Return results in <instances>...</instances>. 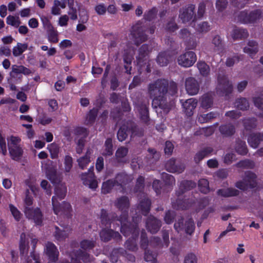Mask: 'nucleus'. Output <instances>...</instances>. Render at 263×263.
<instances>
[{
	"mask_svg": "<svg viewBox=\"0 0 263 263\" xmlns=\"http://www.w3.org/2000/svg\"><path fill=\"white\" fill-rule=\"evenodd\" d=\"M147 89L148 95L153 99L152 106L155 108L161 109L164 112L167 113L174 104L170 100V96L177 93V84L166 79H160L149 83Z\"/></svg>",
	"mask_w": 263,
	"mask_h": 263,
	"instance_id": "nucleus-1",
	"label": "nucleus"
},
{
	"mask_svg": "<svg viewBox=\"0 0 263 263\" xmlns=\"http://www.w3.org/2000/svg\"><path fill=\"white\" fill-rule=\"evenodd\" d=\"M115 206L122 212V214L118 217L114 213L108 214L104 210H102L101 212V220L102 225L106 227H109L112 222L119 221L121 225V232L125 235L129 234L126 231L127 224H131L127 220L128 212L130 206V202L128 197L125 196L117 198L114 202Z\"/></svg>",
	"mask_w": 263,
	"mask_h": 263,
	"instance_id": "nucleus-2",
	"label": "nucleus"
},
{
	"mask_svg": "<svg viewBox=\"0 0 263 263\" xmlns=\"http://www.w3.org/2000/svg\"><path fill=\"white\" fill-rule=\"evenodd\" d=\"M144 178L142 176H139L137 180L135 190L136 192H139L141 194V197H143V199L140 200L138 209L143 215H146L150 210L151 202L146 197L145 194L142 192L144 188Z\"/></svg>",
	"mask_w": 263,
	"mask_h": 263,
	"instance_id": "nucleus-3",
	"label": "nucleus"
},
{
	"mask_svg": "<svg viewBox=\"0 0 263 263\" xmlns=\"http://www.w3.org/2000/svg\"><path fill=\"white\" fill-rule=\"evenodd\" d=\"M174 228L178 232L184 231L186 234L191 235L195 231V226L192 219L184 220L180 217L174 223Z\"/></svg>",
	"mask_w": 263,
	"mask_h": 263,
	"instance_id": "nucleus-4",
	"label": "nucleus"
},
{
	"mask_svg": "<svg viewBox=\"0 0 263 263\" xmlns=\"http://www.w3.org/2000/svg\"><path fill=\"white\" fill-rule=\"evenodd\" d=\"M257 176L255 173L251 171H247L242 180L238 181L235 183V186L237 188L245 190L248 188H253L256 184Z\"/></svg>",
	"mask_w": 263,
	"mask_h": 263,
	"instance_id": "nucleus-5",
	"label": "nucleus"
},
{
	"mask_svg": "<svg viewBox=\"0 0 263 263\" xmlns=\"http://www.w3.org/2000/svg\"><path fill=\"white\" fill-rule=\"evenodd\" d=\"M134 220V223L127 224V228L126 231L129 233V234L127 235H124L125 236H128L132 235V239L129 238L125 242V247L127 249L135 251L137 250V246L135 240L137 238L139 234V230L137 228V222Z\"/></svg>",
	"mask_w": 263,
	"mask_h": 263,
	"instance_id": "nucleus-6",
	"label": "nucleus"
},
{
	"mask_svg": "<svg viewBox=\"0 0 263 263\" xmlns=\"http://www.w3.org/2000/svg\"><path fill=\"white\" fill-rule=\"evenodd\" d=\"M233 89L232 83L226 76H219L216 92L219 95H228L231 93Z\"/></svg>",
	"mask_w": 263,
	"mask_h": 263,
	"instance_id": "nucleus-7",
	"label": "nucleus"
},
{
	"mask_svg": "<svg viewBox=\"0 0 263 263\" xmlns=\"http://www.w3.org/2000/svg\"><path fill=\"white\" fill-rule=\"evenodd\" d=\"M146 27L136 25L132 28L131 35L136 45H138L147 40V35L145 32Z\"/></svg>",
	"mask_w": 263,
	"mask_h": 263,
	"instance_id": "nucleus-8",
	"label": "nucleus"
},
{
	"mask_svg": "<svg viewBox=\"0 0 263 263\" xmlns=\"http://www.w3.org/2000/svg\"><path fill=\"white\" fill-rule=\"evenodd\" d=\"M54 192L55 195L52 198V203L54 213L58 214L60 212L57 208L59 200H61L64 199L66 196L67 193L66 186L64 184H59L55 186Z\"/></svg>",
	"mask_w": 263,
	"mask_h": 263,
	"instance_id": "nucleus-9",
	"label": "nucleus"
},
{
	"mask_svg": "<svg viewBox=\"0 0 263 263\" xmlns=\"http://www.w3.org/2000/svg\"><path fill=\"white\" fill-rule=\"evenodd\" d=\"M196 60V55L193 51L185 52L178 58V64L184 67L192 66Z\"/></svg>",
	"mask_w": 263,
	"mask_h": 263,
	"instance_id": "nucleus-10",
	"label": "nucleus"
},
{
	"mask_svg": "<svg viewBox=\"0 0 263 263\" xmlns=\"http://www.w3.org/2000/svg\"><path fill=\"white\" fill-rule=\"evenodd\" d=\"M195 5L191 4L182 8L180 10L179 17L182 23H185L190 22L193 19V21L196 19V15L195 14Z\"/></svg>",
	"mask_w": 263,
	"mask_h": 263,
	"instance_id": "nucleus-11",
	"label": "nucleus"
},
{
	"mask_svg": "<svg viewBox=\"0 0 263 263\" xmlns=\"http://www.w3.org/2000/svg\"><path fill=\"white\" fill-rule=\"evenodd\" d=\"M24 213L27 218L33 220L36 224L40 225L42 223L43 215L39 208H25L24 209Z\"/></svg>",
	"mask_w": 263,
	"mask_h": 263,
	"instance_id": "nucleus-12",
	"label": "nucleus"
},
{
	"mask_svg": "<svg viewBox=\"0 0 263 263\" xmlns=\"http://www.w3.org/2000/svg\"><path fill=\"white\" fill-rule=\"evenodd\" d=\"M91 169L93 170V166L89 169L87 173L82 174L81 177L84 185H88L92 189H95L98 187V182L95 179L94 174Z\"/></svg>",
	"mask_w": 263,
	"mask_h": 263,
	"instance_id": "nucleus-13",
	"label": "nucleus"
},
{
	"mask_svg": "<svg viewBox=\"0 0 263 263\" xmlns=\"http://www.w3.org/2000/svg\"><path fill=\"white\" fill-rule=\"evenodd\" d=\"M185 86L187 93L191 96L197 94L200 88L198 82L193 77L188 78L185 80Z\"/></svg>",
	"mask_w": 263,
	"mask_h": 263,
	"instance_id": "nucleus-14",
	"label": "nucleus"
},
{
	"mask_svg": "<svg viewBox=\"0 0 263 263\" xmlns=\"http://www.w3.org/2000/svg\"><path fill=\"white\" fill-rule=\"evenodd\" d=\"M148 105L147 102L141 101H138L135 105L136 109L139 112L141 120L145 123L147 122L149 118Z\"/></svg>",
	"mask_w": 263,
	"mask_h": 263,
	"instance_id": "nucleus-15",
	"label": "nucleus"
},
{
	"mask_svg": "<svg viewBox=\"0 0 263 263\" xmlns=\"http://www.w3.org/2000/svg\"><path fill=\"white\" fill-rule=\"evenodd\" d=\"M161 227V222L159 219L151 216L146 221V228L152 234L156 233Z\"/></svg>",
	"mask_w": 263,
	"mask_h": 263,
	"instance_id": "nucleus-16",
	"label": "nucleus"
},
{
	"mask_svg": "<svg viewBox=\"0 0 263 263\" xmlns=\"http://www.w3.org/2000/svg\"><path fill=\"white\" fill-rule=\"evenodd\" d=\"M101 240L107 242L113 238L116 240H119L121 238V235L118 232H114L111 229H103L100 233Z\"/></svg>",
	"mask_w": 263,
	"mask_h": 263,
	"instance_id": "nucleus-17",
	"label": "nucleus"
},
{
	"mask_svg": "<svg viewBox=\"0 0 263 263\" xmlns=\"http://www.w3.org/2000/svg\"><path fill=\"white\" fill-rule=\"evenodd\" d=\"M165 167L167 171L171 173H181L185 168L182 163H176L174 159H170L165 164Z\"/></svg>",
	"mask_w": 263,
	"mask_h": 263,
	"instance_id": "nucleus-18",
	"label": "nucleus"
},
{
	"mask_svg": "<svg viewBox=\"0 0 263 263\" xmlns=\"http://www.w3.org/2000/svg\"><path fill=\"white\" fill-rule=\"evenodd\" d=\"M197 101L194 98H190L186 100L182 103L184 111L188 116L193 114V111L196 107Z\"/></svg>",
	"mask_w": 263,
	"mask_h": 263,
	"instance_id": "nucleus-19",
	"label": "nucleus"
},
{
	"mask_svg": "<svg viewBox=\"0 0 263 263\" xmlns=\"http://www.w3.org/2000/svg\"><path fill=\"white\" fill-rule=\"evenodd\" d=\"M45 252L51 260L53 261L57 260L59 251L53 243L50 242H47L46 245Z\"/></svg>",
	"mask_w": 263,
	"mask_h": 263,
	"instance_id": "nucleus-20",
	"label": "nucleus"
},
{
	"mask_svg": "<svg viewBox=\"0 0 263 263\" xmlns=\"http://www.w3.org/2000/svg\"><path fill=\"white\" fill-rule=\"evenodd\" d=\"M263 141V134L253 133L248 138V142L250 146L253 148H257L260 143Z\"/></svg>",
	"mask_w": 263,
	"mask_h": 263,
	"instance_id": "nucleus-21",
	"label": "nucleus"
},
{
	"mask_svg": "<svg viewBox=\"0 0 263 263\" xmlns=\"http://www.w3.org/2000/svg\"><path fill=\"white\" fill-rule=\"evenodd\" d=\"M196 183L192 181L184 180L181 182L178 190L176 192V195L179 197L185 191L190 190L195 187Z\"/></svg>",
	"mask_w": 263,
	"mask_h": 263,
	"instance_id": "nucleus-22",
	"label": "nucleus"
},
{
	"mask_svg": "<svg viewBox=\"0 0 263 263\" xmlns=\"http://www.w3.org/2000/svg\"><path fill=\"white\" fill-rule=\"evenodd\" d=\"M213 151V149L211 147H205L198 152L195 154L194 159L196 163H199L205 157L208 156Z\"/></svg>",
	"mask_w": 263,
	"mask_h": 263,
	"instance_id": "nucleus-23",
	"label": "nucleus"
},
{
	"mask_svg": "<svg viewBox=\"0 0 263 263\" xmlns=\"http://www.w3.org/2000/svg\"><path fill=\"white\" fill-rule=\"evenodd\" d=\"M217 194L218 196L223 197H231L238 195L239 191L235 188L229 187L218 190Z\"/></svg>",
	"mask_w": 263,
	"mask_h": 263,
	"instance_id": "nucleus-24",
	"label": "nucleus"
},
{
	"mask_svg": "<svg viewBox=\"0 0 263 263\" xmlns=\"http://www.w3.org/2000/svg\"><path fill=\"white\" fill-rule=\"evenodd\" d=\"M258 51L257 43L254 41H249L247 45L244 47V52L248 54L252 58Z\"/></svg>",
	"mask_w": 263,
	"mask_h": 263,
	"instance_id": "nucleus-25",
	"label": "nucleus"
},
{
	"mask_svg": "<svg viewBox=\"0 0 263 263\" xmlns=\"http://www.w3.org/2000/svg\"><path fill=\"white\" fill-rule=\"evenodd\" d=\"M220 133L224 137H230L235 133V128L232 124L221 125L219 127Z\"/></svg>",
	"mask_w": 263,
	"mask_h": 263,
	"instance_id": "nucleus-26",
	"label": "nucleus"
},
{
	"mask_svg": "<svg viewBox=\"0 0 263 263\" xmlns=\"http://www.w3.org/2000/svg\"><path fill=\"white\" fill-rule=\"evenodd\" d=\"M249 36L248 31L243 28H235L232 33V37L234 40H241L247 38Z\"/></svg>",
	"mask_w": 263,
	"mask_h": 263,
	"instance_id": "nucleus-27",
	"label": "nucleus"
},
{
	"mask_svg": "<svg viewBox=\"0 0 263 263\" xmlns=\"http://www.w3.org/2000/svg\"><path fill=\"white\" fill-rule=\"evenodd\" d=\"M151 50L149 46L147 44H143L139 49V54L137 57L138 63L140 64L144 61V58L148 55Z\"/></svg>",
	"mask_w": 263,
	"mask_h": 263,
	"instance_id": "nucleus-28",
	"label": "nucleus"
},
{
	"mask_svg": "<svg viewBox=\"0 0 263 263\" xmlns=\"http://www.w3.org/2000/svg\"><path fill=\"white\" fill-rule=\"evenodd\" d=\"M28 243V238H26V235L25 233H22L20 242V250L22 255L27 253L29 248Z\"/></svg>",
	"mask_w": 263,
	"mask_h": 263,
	"instance_id": "nucleus-29",
	"label": "nucleus"
},
{
	"mask_svg": "<svg viewBox=\"0 0 263 263\" xmlns=\"http://www.w3.org/2000/svg\"><path fill=\"white\" fill-rule=\"evenodd\" d=\"M235 149L238 154L241 155H245L248 152L246 142L239 139L236 141Z\"/></svg>",
	"mask_w": 263,
	"mask_h": 263,
	"instance_id": "nucleus-30",
	"label": "nucleus"
},
{
	"mask_svg": "<svg viewBox=\"0 0 263 263\" xmlns=\"http://www.w3.org/2000/svg\"><path fill=\"white\" fill-rule=\"evenodd\" d=\"M9 151L13 160L18 161L21 159L23 154V150L21 146L10 148Z\"/></svg>",
	"mask_w": 263,
	"mask_h": 263,
	"instance_id": "nucleus-31",
	"label": "nucleus"
},
{
	"mask_svg": "<svg viewBox=\"0 0 263 263\" xmlns=\"http://www.w3.org/2000/svg\"><path fill=\"white\" fill-rule=\"evenodd\" d=\"M132 180L133 178L131 176L124 173L118 174L116 177L117 185H119L126 184Z\"/></svg>",
	"mask_w": 263,
	"mask_h": 263,
	"instance_id": "nucleus-32",
	"label": "nucleus"
},
{
	"mask_svg": "<svg viewBox=\"0 0 263 263\" xmlns=\"http://www.w3.org/2000/svg\"><path fill=\"white\" fill-rule=\"evenodd\" d=\"M128 149L127 147L121 146L118 148L116 152V158L118 162H124V158L128 154Z\"/></svg>",
	"mask_w": 263,
	"mask_h": 263,
	"instance_id": "nucleus-33",
	"label": "nucleus"
},
{
	"mask_svg": "<svg viewBox=\"0 0 263 263\" xmlns=\"http://www.w3.org/2000/svg\"><path fill=\"white\" fill-rule=\"evenodd\" d=\"M11 68V73H13L16 74L23 73L25 75H28L31 72L29 69L22 65H13L12 66Z\"/></svg>",
	"mask_w": 263,
	"mask_h": 263,
	"instance_id": "nucleus-34",
	"label": "nucleus"
},
{
	"mask_svg": "<svg viewBox=\"0 0 263 263\" xmlns=\"http://www.w3.org/2000/svg\"><path fill=\"white\" fill-rule=\"evenodd\" d=\"M243 126L245 130H251L257 126V121L254 118H246L243 120Z\"/></svg>",
	"mask_w": 263,
	"mask_h": 263,
	"instance_id": "nucleus-35",
	"label": "nucleus"
},
{
	"mask_svg": "<svg viewBox=\"0 0 263 263\" xmlns=\"http://www.w3.org/2000/svg\"><path fill=\"white\" fill-rule=\"evenodd\" d=\"M170 59V55L166 52H161L157 58V62L161 66L167 65Z\"/></svg>",
	"mask_w": 263,
	"mask_h": 263,
	"instance_id": "nucleus-36",
	"label": "nucleus"
},
{
	"mask_svg": "<svg viewBox=\"0 0 263 263\" xmlns=\"http://www.w3.org/2000/svg\"><path fill=\"white\" fill-rule=\"evenodd\" d=\"M212 44L214 46L215 50L218 52H222L224 50V46L221 37L216 35L212 39Z\"/></svg>",
	"mask_w": 263,
	"mask_h": 263,
	"instance_id": "nucleus-37",
	"label": "nucleus"
},
{
	"mask_svg": "<svg viewBox=\"0 0 263 263\" xmlns=\"http://www.w3.org/2000/svg\"><path fill=\"white\" fill-rule=\"evenodd\" d=\"M28 48V45L26 43H18L16 46L12 49L13 54L14 57H18L21 55Z\"/></svg>",
	"mask_w": 263,
	"mask_h": 263,
	"instance_id": "nucleus-38",
	"label": "nucleus"
},
{
	"mask_svg": "<svg viewBox=\"0 0 263 263\" xmlns=\"http://www.w3.org/2000/svg\"><path fill=\"white\" fill-rule=\"evenodd\" d=\"M74 134L76 136L75 138L76 141H78L79 139H82L85 141V139L88 136V132L86 128L78 127L74 129Z\"/></svg>",
	"mask_w": 263,
	"mask_h": 263,
	"instance_id": "nucleus-39",
	"label": "nucleus"
},
{
	"mask_svg": "<svg viewBox=\"0 0 263 263\" xmlns=\"http://www.w3.org/2000/svg\"><path fill=\"white\" fill-rule=\"evenodd\" d=\"M235 106L239 109L245 110L249 108V103L246 98H240L236 100Z\"/></svg>",
	"mask_w": 263,
	"mask_h": 263,
	"instance_id": "nucleus-40",
	"label": "nucleus"
},
{
	"mask_svg": "<svg viewBox=\"0 0 263 263\" xmlns=\"http://www.w3.org/2000/svg\"><path fill=\"white\" fill-rule=\"evenodd\" d=\"M197 66L202 76L207 77L209 74L210 67L204 62H198L197 64Z\"/></svg>",
	"mask_w": 263,
	"mask_h": 263,
	"instance_id": "nucleus-41",
	"label": "nucleus"
},
{
	"mask_svg": "<svg viewBox=\"0 0 263 263\" xmlns=\"http://www.w3.org/2000/svg\"><path fill=\"white\" fill-rule=\"evenodd\" d=\"M117 184V182L115 180H108L106 182H104L102 186V192L103 194H107L109 193L113 187Z\"/></svg>",
	"mask_w": 263,
	"mask_h": 263,
	"instance_id": "nucleus-42",
	"label": "nucleus"
},
{
	"mask_svg": "<svg viewBox=\"0 0 263 263\" xmlns=\"http://www.w3.org/2000/svg\"><path fill=\"white\" fill-rule=\"evenodd\" d=\"M261 17V11L260 10H255L250 12L249 20H247L249 24H254Z\"/></svg>",
	"mask_w": 263,
	"mask_h": 263,
	"instance_id": "nucleus-43",
	"label": "nucleus"
},
{
	"mask_svg": "<svg viewBox=\"0 0 263 263\" xmlns=\"http://www.w3.org/2000/svg\"><path fill=\"white\" fill-rule=\"evenodd\" d=\"M216 115V114L213 112L206 114L200 115L198 117L197 120L200 123L208 122L211 120L215 118Z\"/></svg>",
	"mask_w": 263,
	"mask_h": 263,
	"instance_id": "nucleus-44",
	"label": "nucleus"
},
{
	"mask_svg": "<svg viewBox=\"0 0 263 263\" xmlns=\"http://www.w3.org/2000/svg\"><path fill=\"white\" fill-rule=\"evenodd\" d=\"M236 166L241 168H253L255 166L254 161L249 160L245 159L240 161L236 164Z\"/></svg>",
	"mask_w": 263,
	"mask_h": 263,
	"instance_id": "nucleus-45",
	"label": "nucleus"
},
{
	"mask_svg": "<svg viewBox=\"0 0 263 263\" xmlns=\"http://www.w3.org/2000/svg\"><path fill=\"white\" fill-rule=\"evenodd\" d=\"M198 187L201 192L207 194L210 192L209 183L205 179H201L198 181Z\"/></svg>",
	"mask_w": 263,
	"mask_h": 263,
	"instance_id": "nucleus-46",
	"label": "nucleus"
},
{
	"mask_svg": "<svg viewBox=\"0 0 263 263\" xmlns=\"http://www.w3.org/2000/svg\"><path fill=\"white\" fill-rule=\"evenodd\" d=\"M213 103V99L211 96L205 94L203 95L201 99V106L204 108H210Z\"/></svg>",
	"mask_w": 263,
	"mask_h": 263,
	"instance_id": "nucleus-47",
	"label": "nucleus"
},
{
	"mask_svg": "<svg viewBox=\"0 0 263 263\" xmlns=\"http://www.w3.org/2000/svg\"><path fill=\"white\" fill-rule=\"evenodd\" d=\"M58 209L60 210L59 213L57 214H62V213L68 215L71 209V205L69 203L63 202L61 205L58 203Z\"/></svg>",
	"mask_w": 263,
	"mask_h": 263,
	"instance_id": "nucleus-48",
	"label": "nucleus"
},
{
	"mask_svg": "<svg viewBox=\"0 0 263 263\" xmlns=\"http://www.w3.org/2000/svg\"><path fill=\"white\" fill-rule=\"evenodd\" d=\"M90 153L89 151H87L85 156L80 158L78 159V162L79 166L82 168L84 169L86 165L90 162L89 155Z\"/></svg>",
	"mask_w": 263,
	"mask_h": 263,
	"instance_id": "nucleus-49",
	"label": "nucleus"
},
{
	"mask_svg": "<svg viewBox=\"0 0 263 263\" xmlns=\"http://www.w3.org/2000/svg\"><path fill=\"white\" fill-rule=\"evenodd\" d=\"M69 232V229L66 228V230H61L56 227V231L55 232V237L58 240H61L65 239L68 236Z\"/></svg>",
	"mask_w": 263,
	"mask_h": 263,
	"instance_id": "nucleus-50",
	"label": "nucleus"
},
{
	"mask_svg": "<svg viewBox=\"0 0 263 263\" xmlns=\"http://www.w3.org/2000/svg\"><path fill=\"white\" fill-rule=\"evenodd\" d=\"M112 140L110 138H108L105 143V150L103 153V155L104 156H111L112 155Z\"/></svg>",
	"mask_w": 263,
	"mask_h": 263,
	"instance_id": "nucleus-51",
	"label": "nucleus"
},
{
	"mask_svg": "<svg viewBox=\"0 0 263 263\" xmlns=\"http://www.w3.org/2000/svg\"><path fill=\"white\" fill-rule=\"evenodd\" d=\"M214 132V128L212 126L202 128L195 133L196 135H203L208 137L212 135Z\"/></svg>",
	"mask_w": 263,
	"mask_h": 263,
	"instance_id": "nucleus-52",
	"label": "nucleus"
},
{
	"mask_svg": "<svg viewBox=\"0 0 263 263\" xmlns=\"http://www.w3.org/2000/svg\"><path fill=\"white\" fill-rule=\"evenodd\" d=\"M98 114V110L95 108H93L90 110L88 114L86 120V124H92L96 118V117Z\"/></svg>",
	"mask_w": 263,
	"mask_h": 263,
	"instance_id": "nucleus-53",
	"label": "nucleus"
},
{
	"mask_svg": "<svg viewBox=\"0 0 263 263\" xmlns=\"http://www.w3.org/2000/svg\"><path fill=\"white\" fill-rule=\"evenodd\" d=\"M237 20L241 23L249 24L247 20H249L250 12L248 13L245 11L240 12L236 16Z\"/></svg>",
	"mask_w": 263,
	"mask_h": 263,
	"instance_id": "nucleus-54",
	"label": "nucleus"
},
{
	"mask_svg": "<svg viewBox=\"0 0 263 263\" xmlns=\"http://www.w3.org/2000/svg\"><path fill=\"white\" fill-rule=\"evenodd\" d=\"M48 149L50 152L51 157L52 159L57 157L59 152V147L57 144L53 143L48 145Z\"/></svg>",
	"mask_w": 263,
	"mask_h": 263,
	"instance_id": "nucleus-55",
	"label": "nucleus"
},
{
	"mask_svg": "<svg viewBox=\"0 0 263 263\" xmlns=\"http://www.w3.org/2000/svg\"><path fill=\"white\" fill-rule=\"evenodd\" d=\"M196 30L201 33H205L210 29V26L207 22H203L199 23L196 27Z\"/></svg>",
	"mask_w": 263,
	"mask_h": 263,
	"instance_id": "nucleus-56",
	"label": "nucleus"
},
{
	"mask_svg": "<svg viewBox=\"0 0 263 263\" xmlns=\"http://www.w3.org/2000/svg\"><path fill=\"white\" fill-rule=\"evenodd\" d=\"M21 142V139L18 137L11 136L8 141V148L21 146L19 143Z\"/></svg>",
	"mask_w": 263,
	"mask_h": 263,
	"instance_id": "nucleus-57",
	"label": "nucleus"
},
{
	"mask_svg": "<svg viewBox=\"0 0 263 263\" xmlns=\"http://www.w3.org/2000/svg\"><path fill=\"white\" fill-rule=\"evenodd\" d=\"M26 185L28 186L31 192L36 195L39 191V188L36 186L33 178H29L25 181Z\"/></svg>",
	"mask_w": 263,
	"mask_h": 263,
	"instance_id": "nucleus-58",
	"label": "nucleus"
},
{
	"mask_svg": "<svg viewBox=\"0 0 263 263\" xmlns=\"http://www.w3.org/2000/svg\"><path fill=\"white\" fill-rule=\"evenodd\" d=\"M6 23L7 24L15 27H18L21 24L18 17L16 18L14 16L9 15L6 18Z\"/></svg>",
	"mask_w": 263,
	"mask_h": 263,
	"instance_id": "nucleus-59",
	"label": "nucleus"
},
{
	"mask_svg": "<svg viewBox=\"0 0 263 263\" xmlns=\"http://www.w3.org/2000/svg\"><path fill=\"white\" fill-rule=\"evenodd\" d=\"M9 206L10 211L15 220L19 221L21 219L22 215L21 212L15 206H14L12 204H10Z\"/></svg>",
	"mask_w": 263,
	"mask_h": 263,
	"instance_id": "nucleus-60",
	"label": "nucleus"
},
{
	"mask_svg": "<svg viewBox=\"0 0 263 263\" xmlns=\"http://www.w3.org/2000/svg\"><path fill=\"white\" fill-rule=\"evenodd\" d=\"M47 32L48 33V39L50 42L55 43L58 42V33L54 28L47 31Z\"/></svg>",
	"mask_w": 263,
	"mask_h": 263,
	"instance_id": "nucleus-61",
	"label": "nucleus"
},
{
	"mask_svg": "<svg viewBox=\"0 0 263 263\" xmlns=\"http://www.w3.org/2000/svg\"><path fill=\"white\" fill-rule=\"evenodd\" d=\"M24 209L27 207H30V206L33 203V198L30 195V192L29 189H26L25 191V198L24 199Z\"/></svg>",
	"mask_w": 263,
	"mask_h": 263,
	"instance_id": "nucleus-62",
	"label": "nucleus"
},
{
	"mask_svg": "<svg viewBox=\"0 0 263 263\" xmlns=\"http://www.w3.org/2000/svg\"><path fill=\"white\" fill-rule=\"evenodd\" d=\"M81 247L84 250H89L95 247L94 241L89 240H83L81 242Z\"/></svg>",
	"mask_w": 263,
	"mask_h": 263,
	"instance_id": "nucleus-63",
	"label": "nucleus"
},
{
	"mask_svg": "<svg viewBox=\"0 0 263 263\" xmlns=\"http://www.w3.org/2000/svg\"><path fill=\"white\" fill-rule=\"evenodd\" d=\"M236 159V155L232 153H228L223 156V162L227 164H231Z\"/></svg>",
	"mask_w": 263,
	"mask_h": 263,
	"instance_id": "nucleus-64",
	"label": "nucleus"
}]
</instances>
